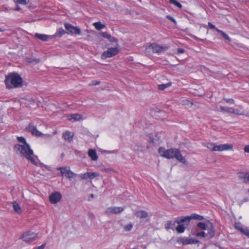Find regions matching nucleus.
<instances>
[{
    "label": "nucleus",
    "instance_id": "39448f33",
    "mask_svg": "<svg viewBox=\"0 0 249 249\" xmlns=\"http://www.w3.org/2000/svg\"><path fill=\"white\" fill-rule=\"evenodd\" d=\"M62 35V29L59 28L57 32L55 33V34L52 36L50 35H47L45 34H38V33H36L35 35V37L43 41H46L48 40L51 39L53 37H55L57 36L61 37Z\"/></svg>",
    "mask_w": 249,
    "mask_h": 249
},
{
    "label": "nucleus",
    "instance_id": "603ef678",
    "mask_svg": "<svg viewBox=\"0 0 249 249\" xmlns=\"http://www.w3.org/2000/svg\"><path fill=\"white\" fill-rule=\"evenodd\" d=\"M59 170L60 171V173L62 174V167H59Z\"/></svg>",
    "mask_w": 249,
    "mask_h": 249
},
{
    "label": "nucleus",
    "instance_id": "6e6552de",
    "mask_svg": "<svg viewBox=\"0 0 249 249\" xmlns=\"http://www.w3.org/2000/svg\"><path fill=\"white\" fill-rule=\"evenodd\" d=\"M37 237V234L30 231L23 233L21 238L26 243L33 242Z\"/></svg>",
    "mask_w": 249,
    "mask_h": 249
},
{
    "label": "nucleus",
    "instance_id": "2f4dec72",
    "mask_svg": "<svg viewBox=\"0 0 249 249\" xmlns=\"http://www.w3.org/2000/svg\"><path fill=\"white\" fill-rule=\"evenodd\" d=\"M89 178L93 179L94 178L98 177L99 174L96 172H88Z\"/></svg>",
    "mask_w": 249,
    "mask_h": 249
},
{
    "label": "nucleus",
    "instance_id": "f8f14e48",
    "mask_svg": "<svg viewBox=\"0 0 249 249\" xmlns=\"http://www.w3.org/2000/svg\"><path fill=\"white\" fill-rule=\"evenodd\" d=\"M123 211L124 208L121 207H109L107 209L106 213L108 214H117Z\"/></svg>",
    "mask_w": 249,
    "mask_h": 249
},
{
    "label": "nucleus",
    "instance_id": "c756f323",
    "mask_svg": "<svg viewBox=\"0 0 249 249\" xmlns=\"http://www.w3.org/2000/svg\"><path fill=\"white\" fill-rule=\"evenodd\" d=\"M197 226L199 229H200V230H206L208 227L204 223L201 222H198L197 224Z\"/></svg>",
    "mask_w": 249,
    "mask_h": 249
},
{
    "label": "nucleus",
    "instance_id": "5fc2aeb1",
    "mask_svg": "<svg viewBox=\"0 0 249 249\" xmlns=\"http://www.w3.org/2000/svg\"><path fill=\"white\" fill-rule=\"evenodd\" d=\"M90 197H91V198H93V197H94V195H93V194H91L90 195Z\"/></svg>",
    "mask_w": 249,
    "mask_h": 249
},
{
    "label": "nucleus",
    "instance_id": "4d7b16f0",
    "mask_svg": "<svg viewBox=\"0 0 249 249\" xmlns=\"http://www.w3.org/2000/svg\"><path fill=\"white\" fill-rule=\"evenodd\" d=\"M249 182V173L248 175V182Z\"/></svg>",
    "mask_w": 249,
    "mask_h": 249
},
{
    "label": "nucleus",
    "instance_id": "473e14b6",
    "mask_svg": "<svg viewBox=\"0 0 249 249\" xmlns=\"http://www.w3.org/2000/svg\"><path fill=\"white\" fill-rule=\"evenodd\" d=\"M232 113L238 115H242L244 114V112L241 111L240 110L238 109L232 108Z\"/></svg>",
    "mask_w": 249,
    "mask_h": 249
},
{
    "label": "nucleus",
    "instance_id": "c85d7f7f",
    "mask_svg": "<svg viewBox=\"0 0 249 249\" xmlns=\"http://www.w3.org/2000/svg\"><path fill=\"white\" fill-rule=\"evenodd\" d=\"M192 219H197L199 220H201L204 219V217L202 215H198L197 214L194 213L190 215Z\"/></svg>",
    "mask_w": 249,
    "mask_h": 249
},
{
    "label": "nucleus",
    "instance_id": "5701e85b",
    "mask_svg": "<svg viewBox=\"0 0 249 249\" xmlns=\"http://www.w3.org/2000/svg\"><path fill=\"white\" fill-rule=\"evenodd\" d=\"M13 207L14 211L17 213H20L21 212L20 206L16 202L13 203Z\"/></svg>",
    "mask_w": 249,
    "mask_h": 249
},
{
    "label": "nucleus",
    "instance_id": "4be33fe9",
    "mask_svg": "<svg viewBox=\"0 0 249 249\" xmlns=\"http://www.w3.org/2000/svg\"><path fill=\"white\" fill-rule=\"evenodd\" d=\"M186 227L184 226V224H178L177 227H176V230L177 232L178 233H183Z\"/></svg>",
    "mask_w": 249,
    "mask_h": 249
},
{
    "label": "nucleus",
    "instance_id": "bb28decb",
    "mask_svg": "<svg viewBox=\"0 0 249 249\" xmlns=\"http://www.w3.org/2000/svg\"><path fill=\"white\" fill-rule=\"evenodd\" d=\"M232 108H232V107H222V106L220 107V110L221 111H224V112H227L231 113H232Z\"/></svg>",
    "mask_w": 249,
    "mask_h": 249
},
{
    "label": "nucleus",
    "instance_id": "ddd939ff",
    "mask_svg": "<svg viewBox=\"0 0 249 249\" xmlns=\"http://www.w3.org/2000/svg\"><path fill=\"white\" fill-rule=\"evenodd\" d=\"M74 133L68 130L65 131L63 133V139L68 142H71L73 141Z\"/></svg>",
    "mask_w": 249,
    "mask_h": 249
},
{
    "label": "nucleus",
    "instance_id": "37998d69",
    "mask_svg": "<svg viewBox=\"0 0 249 249\" xmlns=\"http://www.w3.org/2000/svg\"><path fill=\"white\" fill-rule=\"evenodd\" d=\"M102 152H105L107 154H113V153H116L117 152V150H113V151H107V150H104V151H101Z\"/></svg>",
    "mask_w": 249,
    "mask_h": 249
},
{
    "label": "nucleus",
    "instance_id": "aec40b11",
    "mask_svg": "<svg viewBox=\"0 0 249 249\" xmlns=\"http://www.w3.org/2000/svg\"><path fill=\"white\" fill-rule=\"evenodd\" d=\"M249 173L246 172H240L238 174V177L244 182H248Z\"/></svg>",
    "mask_w": 249,
    "mask_h": 249
},
{
    "label": "nucleus",
    "instance_id": "9b49d317",
    "mask_svg": "<svg viewBox=\"0 0 249 249\" xmlns=\"http://www.w3.org/2000/svg\"><path fill=\"white\" fill-rule=\"evenodd\" d=\"M62 196L60 193L54 192L50 195L49 200L52 204L57 203L61 198Z\"/></svg>",
    "mask_w": 249,
    "mask_h": 249
},
{
    "label": "nucleus",
    "instance_id": "864d4df0",
    "mask_svg": "<svg viewBox=\"0 0 249 249\" xmlns=\"http://www.w3.org/2000/svg\"><path fill=\"white\" fill-rule=\"evenodd\" d=\"M4 31H5L4 29H2V28H0V32H3Z\"/></svg>",
    "mask_w": 249,
    "mask_h": 249
},
{
    "label": "nucleus",
    "instance_id": "0eeeda50",
    "mask_svg": "<svg viewBox=\"0 0 249 249\" xmlns=\"http://www.w3.org/2000/svg\"><path fill=\"white\" fill-rule=\"evenodd\" d=\"M119 52V50L117 47L110 48L105 51L101 55V58L105 59L107 58H110L116 55Z\"/></svg>",
    "mask_w": 249,
    "mask_h": 249
},
{
    "label": "nucleus",
    "instance_id": "423d86ee",
    "mask_svg": "<svg viewBox=\"0 0 249 249\" xmlns=\"http://www.w3.org/2000/svg\"><path fill=\"white\" fill-rule=\"evenodd\" d=\"M66 32L71 35H79L81 34L80 29L77 27H74L69 23L65 24Z\"/></svg>",
    "mask_w": 249,
    "mask_h": 249
},
{
    "label": "nucleus",
    "instance_id": "4468645a",
    "mask_svg": "<svg viewBox=\"0 0 249 249\" xmlns=\"http://www.w3.org/2000/svg\"><path fill=\"white\" fill-rule=\"evenodd\" d=\"M27 129L29 132L36 136L39 137L42 135V134L36 129V127L33 125H29Z\"/></svg>",
    "mask_w": 249,
    "mask_h": 249
},
{
    "label": "nucleus",
    "instance_id": "f3484780",
    "mask_svg": "<svg viewBox=\"0 0 249 249\" xmlns=\"http://www.w3.org/2000/svg\"><path fill=\"white\" fill-rule=\"evenodd\" d=\"M63 176L71 179V178H74L76 176V174H74L69 169L63 167Z\"/></svg>",
    "mask_w": 249,
    "mask_h": 249
},
{
    "label": "nucleus",
    "instance_id": "58836bf2",
    "mask_svg": "<svg viewBox=\"0 0 249 249\" xmlns=\"http://www.w3.org/2000/svg\"><path fill=\"white\" fill-rule=\"evenodd\" d=\"M18 140L19 142H21L23 144H28L26 142L25 139L23 137H18Z\"/></svg>",
    "mask_w": 249,
    "mask_h": 249
},
{
    "label": "nucleus",
    "instance_id": "2eb2a0df",
    "mask_svg": "<svg viewBox=\"0 0 249 249\" xmlns=\"http://www.w3.org/2000/svg\"><path fill=\"white\" fill-rule=\"evenodd\" d=\"M191 220L190 216L178 218L176 219V222L178 224L185 223L187 225Z\"/></svg>",
    "mask_w": 249,
    "mask_h": 249
},
{
    "label": "nucleus",
    "instance_id": "20e7f679",
    "mask_svg": "<svg viewBox=\"0 0 249 249\" xmlns=\"http://www.w3.org/2000/svg\"><path fill=\"white\" fill-rule=\"evenodd\" d=\"M168 47L161 46L159 44L154 43L145 47V52L148 54H150L152 53H161L168 49Z\"/></svg>",
    "mask_w": 249,
    "mask_h": 249
},
{
    "label": "nucleus",
    "instance_id": "a211bd4d",
    "mask_svg": "<svg viewBox=\"0 0 249 249\" xmlns=\"http://www.w3.org/2000/svg\"><path fill=\"white\" fill-rule=\"evenodd\" d=\"M88 155L92 160L96 161L98 160V157L95 150L92 149H89Z\"/></svg>",
    "mask_w": 249,
    "mask_h": 249
},
{
    "label": "nucleus",
    "instance_id": "6ab92c4d",
    "mask_svg": "<svg viewBox=\"0 0 249 249\" xmlns=\"http://www.w3.org/2000/svg\"><path fill=\"white\" fill-rule=\"evenodd\" d=\"M135 215L140 218H144L148 216L147 213L143 210L138 211L135 213Z\"/></svg>",
    "mask_w": 249,
    "mask_h": 249
},
{
    "label": "nucleus",
    "instance_id": "f704fd0d",
    "mask_svg": "<svg viewBox=\"0 0 249 249\" xmlns=\"http://www.w3.org/2000/svg\"><path fill=\"white\" fill-rule=\"evenodd\" d=\"M170 2L174 4L179 8L182 7V5L179 2H178L176 0H170Z\"/></svg>",
    "mask_w": 249,
    "mask_h": 249
},
{
    "label": "nucleus",
    "instance_id": "7c9ffc66",
    "mask_svg": "<svg viewBox=\"0 0 249 249\" xmlns=\"http://www.w3.org/2000/svg\"><path fill=\"white\" fill-rule=\"evenodd\" d=\"M103 36L109 39L110 41H114L115 38L114 37L111 36L109 34L107 33H103Z\"/></svg>",
    "mask_w": 249,
    "mask_h": 249
},
{
    "label": "nucleus",
    "instance_id": "dca6fc26",
    "mask_svg": "<svg viewBox=\"0 0 249 249\" xmlns=\"http://www.w3.org/2000/svg\"><path fill=\"white\" fill-rule=\"evenodd\" d=\"M67 119L69 121L74 122L76 121H79L81 120L82 118V116L79 114H69L65 116Z\"/></svg>",
    "mask_w": 249,
    "mask_h": 249
},
{
    "label": "nucleus",
    "instance_id": "72a5a7b5",
    "mask_svg": "<svg viewBox=\"0 0 249 249\" xmlns=\"http://www.w3.org/2000/svg\"><path fill=\"white\" fill-rule=\"evenodd\" d=\"M235 228L236 229L242 232V231L244 230L242 225L240 223H236L235 224Z\"/></svg>",
    "mask_w": 249,
    "mask_h": 249
},
{
    "label": "nucleus",
    "instance_id": "ea45409f",
    "mask_svg": "<svg viewBox=\"0 0 249 249\" xmlns=\"http://www.w3.org/2000/svg\"><path fill=\"white\" fill-rule=\"evenodd\" d=\"M14 1L18 4L25 5L27 3L25 0H15Z\"/></svg>",
    "mask_w": 249,
    "mask_h": 249
},
{
    "label": "nucleus",
    "instance_id": "cd10ccee",
    "mask_svg": "<svg viewBox=\"0 0 249 249\" xmlns=\"http://www.w3.org/2000/svg\"><path fill=\"white\" fill-rule=\"evenodd\" d=\"M171 86V83H168L164 84H161L158 86V88L160 90H164Z\"/></svg>",
    "mask_w": 249,
    "mask_h": 249
},
{
    "label": "nucleus",
    "instance_id": "79ce46f5",
    "mask_svg": "<svg viewBox=\"0 0 249 249\" xmlns=\"http://www.w3.org/2000/svg\"><path fill=\"white\" fill-rule=\"evenodd\" d=\"M242 233L249 237V229L245 228L242 231Z\"/></svg>",
    "mask_w": 249,
    "mask_h": 249
},
{
    "label": "nucleus",
    "instance_id": "4c0bfd02",
    "mask_svg": "<svg viewBox=\"0 0 249 249\" xmlns=\"http://www.w3.org/2000/svg\"><path fill=\"white\" fill-rule=\"evenodd\" d=\"M88 176H89L88 172H87V173H85L84 174H81L79 175V177L82 179L88 178H89Z\"/></svg>",
    "mask_w": 249,
    "mask_h": 249
},
{
    "label": "nucleus",
    "instance_id": "c9c22d12",
    "mask_svg": "<svg viewBox=\"0 0 249 249\" xmlns=\"http://www.w3.org/2000/svg\"><path fill=\"white\" fill-rule=\"evenodd\" d=\"M133 227V224L131 223H129L127 224L124 226V230L126 231H130Z\"/></svg>",
    "mask_w": 249,
    "mask_h": 249
},
{
    "label": "nucleus",
    "instance_id": "a19ab883",
    "mask_svg": "<svg viewBox=\"0 0 249 249\" xmlns=\"http://www.w3.org/2000/svg\"><path fill=\"white\" fill-rule=\"evenodd\" d=\"M195 235L196 236H200L204 237H205L207 234H206V233L204 231H201L199 232H196Z\"/></svg>",
    "mask_w": 249,
    "mask_h": 249
},
{
    "label": "nucleus",
    "instance_id": "b1692460",
    "mask_svg": "<svg viewBox=\"0 0 249 249\" xmlns=\"http://www.w3.org/2000/svg\"><path fill=\"white\" fill-rule=\"evenodd\" d=\"M216 31L219 33H220L221 35L222 36L226 39L229 40V41H231V38H230V37L228 35H227L226 34H225L224 32H223L222 31L218 29H216Z\"/></svg>",
    "mask_w": 249,
    "mask_h": 249
},
{
    "label": "nucleus",
    "instance_id": "1a4fd4ad",
    "mask_svg": "<svg viewBox=\"0 0 249 249\" xmlns=\"http://www.w3.org/2000/svg\"><path fill=\"white\" fill-rule=\"evenodd\" d=\"M177 242L179 244L187 245L189 244L196 243L197 242V241L191 238L183 237L178 238L177 240Z\"/></svg>",
    "mask_w": 249,
    "mask_h": 249
},
{
    "label": "nucleus",
    "instance_id": "e433bc0d",
    "mask_svg": "<svg viewBox=\"0 0 249 249\" xmlns=\"http://www.w3.org/2000/svg\"><path fill=\"white\" fill-rule=\"evenodd\" d=\"M206 147L211 151H214V149L216 147V145L213 143H209L207 144Z\"/></svg>",
    "mask_w": 249,
    "mask_h": 249
},
{
    "label": "nucleus",
    "instance_id": "393cba45",
    "mask_svg": "<svg viewBox=\"0 0 249 249\" xmlns=\"http://www.w3.org/2000/svg\"><path fill=\"white\" fill-rule=\"evenodd\" d=\"M93 25L95 28L98 30H100L105 27L104 24H101L100 22H96L93 23Z\"/></svg>",
    "mask_w": 249,
    "mask_h": 249
},
{
    "label": "nucleus",
    "instance_id": "7ed1b4c3",
    "mask_svg": "<svg viewBox=\"0 0 249 249\" xmlns=\"http://www.w3.org/2000/svg\"><path fill=\"white\" fill-rule=\"evenodd\" d=\"M22 83V79L17 73H12L7 75L5 79V83L7 88H16L20 87Z\"/></svg>",
    "mask_w": 249,
    "mask_h": 249
},
{
    "label": "nucleus",
    "instance_id": "c03bdc74",
    "mask_svg": "<svg viewBox=\"0 0 249 249\" xmlns=\"http://www.w3.org/2000/svg\"><path fill=\"white\" fill-rule=\"evenodd\" d=\"M224 100L227 102L231 104H234V101L232 99H225Z\"/></svg>",
    "mask_w": 249,
    "mask_h": 249
},
{
    "label": "nucleus",
    "instance_id": "f03ea898",
    "mask_svg": "<svg viewBox=\"0 0 249 249\" xmlns=\"http://www.w3.org/2000/svg\"><path fill=\"white\" fill-rule=\"evenodd\" d=\"M15 148L17 150V152L18 153H19L21 156L26 157L33 164H36V162L34 158L33 151L30 148L28 144H17L15 145Z\"/></svg>",
    "mask_w": 249,
    "mask_h": 249
},
{
    "label": "nucleus",
    "instance_id": "de8ad7c7",
    "mask_svg": "<svg viewBox=\"0 0 249 249\" xmlns=\"http://www.w3.org/2000/svg\"><path fill=\"white\" fill-rule=\"evenodd\" d=\"M45 244H42L40 246L34 248L33 249H44Z\"/></svg>",
    "mask_w": 249,
    "mask_h": 249
},
{
    "label": "nucleus",
    "instance_id": "a18cd8bd",
    "mask_svg": "<svg viewBox=\"0 0 249 249\" xmlns=\"http://www.w3.org/2000/svg\"><path fill=\"white\" fill-rule=\"evenodd\" d=\"M166 18H167L168 19H169V20H171L172 21H173L174 23H176V20H175V18H173L172 17H171V16H169V15H168V16H167Z\"/></svg>",
    "mask_w": 249,
    "mask_h": 249
},
{
    "label": "nucleus",
    "instance_id": "8fccbe9b",
    "mask_svg": "<svg viewBox=\"0 0 249 249\" xmlns=\"http://www.w3.org/2000/svg\"><path fill=\"white\" fill-rule=\"evenodd\" d=\"M244 151L245 152L249 153V145H248L245 147Z\"/></svg>",
    "mask_w": 249,
    "mask_h": 249
},
{
    "label": "nucleus",
    "instance_id": "9d476101",
    "mask_svg": "<svg viewBox=\"0 0 249 249\" xmlns=\"http://www.w3.org/2000/svg\"><path fill=\"white\" fill-rule=\"evenodd\" d=\"M233 148V145L230 143L221 144L216 145L214 151H223L231 150Z\"/></svg>",
    "mask_w": 249,
    "mask_h": 249
},
{
    "label": "nucleus",
    "instance_id": "3c124183",
    "mask_svg": "<svg viewBox=\"0 0 249 249\" xmlns=\"http://www.w3.org/2000/svg\"><path fill=\"white\" fill-rule=\"evenodd\" d=\"M99 83H100L99 81H94L92 82V85H97L99 84Z\"/></svg>",
    "mask_w": 249,
    "mask_h": 249
},
{
    "label": "nucleus",
    "instance_id": "09e8293b",
    "mask_svg": "<svg viewBox=\"0 0 249 249\" xmlns=\"http://www.w3.org/2000/svg\"><path fill=\"white\" fill-rule=\"evenodd\" d=\"M178 52L179 53H183L184 52V50L182 48H178Z\"/></svg>",
    "mask_w": 249,
    "mask_h": 249
},
{
    "label": "nucleus",
    "instance_id": "412c9836",
    "mask_svg": "<svg viewBox=\"0 0 249 249\" xmlns=\"http://www.w3.org/2000/svg\"><path fill=\"white\" fill-rule=\"evenodd\" d=\"M176 221L174 222H172L171 221H168L167 223L165 225V228L167 230L172 229L174 230L176 229Z\"/></svg>",
    "mask_w": 249,
    "mask_h": 249
},
{
    "label": "nucleus",
    "instance_id": "49530a36",
    "mask_svg": "<svg viewBox=\"0 0 249 249\" xmlns=\"http://www.w3.org/2000/svg\"><path fill=\"white\" fill-rule=\"evenodd\" d=\"M208 26L211 29H214L216 30L217 29L215 26L213 25L211 22H208Z\"/></svg>",
    "mask_w": 249,
    "mask_h": 249
},
{
    "label": "nucleus",
    "instance_id": "f257e3e1",
    "mask_svg": "<svg viewBox=\"0 0 249 249\" xmlns=\"http://www.w3.org/2000/svg\"><path fill=\"white\" fill-rule=\"evenodd\" d=\"M159 153L161 156L165 158L169 159L175 158L184 164H188L185 158L182 156L180 151L178 149L171 148L166 150L164 148L160 147L159 149Z\"/></svg>",
    "mask_w": 249,
    "mask_h": 249
},
{
    "label": "nucleus",
    "instance_id": "a878e982",
    "mask_svg": "<svg viewBox=\"0 0 249 249\" xmlns=\"http://www.w3.org/2000/svg\"><path fill=\"white\" fill-rule=\"evenodd\" d=\"M207 228L209 229V235L210 237H213L214 235V230L213 226L212 223H211L210 227H208Z\"/></svg>",
    "mask_w": 249,
    "mask_h": 249
},
{
    "label": "nucleus",
    "instance_id": "6e6d98bb",
    "mask_svg": "<svg viewBox=\"0 0 249 249\" xmlns=\"http://www.w3.org/2000/svg\"><path fill=\"white\" fill-rule=\"evenodd\" d=\"M16 10H18H18H20V8H19V7H17V8H16Z\"/></svg>",
    "mask_w": 249,
    "mask_h": 249
}]
</instances>
